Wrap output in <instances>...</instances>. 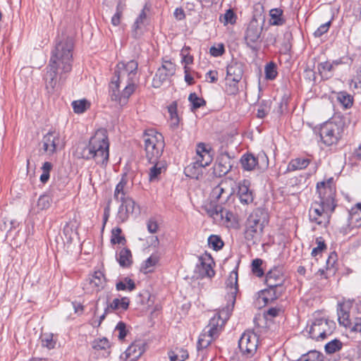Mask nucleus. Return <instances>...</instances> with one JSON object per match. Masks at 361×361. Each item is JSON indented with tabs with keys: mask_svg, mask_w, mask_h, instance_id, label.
<instances>
[{
	"mask_svg": "<svg viewBox=\"0 0 361 361\" xmlns=\"http://www.w3.org/2000/svg\"><path fill=\"white\" fill-rule=\"evenodd\" d=\"M120 201L121 202V204L118 209V219L123 222L128 219L129 214L133 212L135 202L128 197Z\"/></svg>",
	"mask_w": 361,
	"mask_h": 361,
	"instance_id": "393cba45",
	"label": "nucleus"
},
{
	"mask_svg": "<svg viewBox=\"0 0 361 361\" xmlns=\"http://www.w3.org/2000/svg\"><path fill=\"white\" fill-rule=\"evenodd\" d=\"M342 347V343L337 339H334L325 345V350L327 353L331 354L339 350Z\"/></svg>",
	"mask_w": 361,
	"mask_h": 361,
	"instance_id": "a18cd8bd",
	"label": "nucleus"
},
{
	"mask_svg": "<svg viewBox=\"0 0 361 361\" xmlns=\"http://www.w3.org/2000/svg\"><path fill=\"white\" fill-rule=\"evenodd\" d=\"M159 260V256L157 254L152 255L142 264L141 270L145 274L150 273L154 271V267Z\"/></svg>",
	"mask_w": 361,
	"mask_h": 361,
	"instance_id": "7c9ffc66",
	"label": "nucleus"
},
{
	"mask_svg": "<svg viewBox=\"0 0 361 361\" xmlns=\"http://www.w3.org/2000/svg\"><path fill=\"white\" fill-rule=\"evenodd\" d=\"M341 63V61H334L331 63L329 62H324L319 65L322 70L331 71L335 66H338Z\"/></svg>",
	"mask_w": 361,
	"mask_h": 361,
	"instance_id": "69168bd1",
	"label": "nucleus"
},
{
	"mask_svg": "<svg viewBox=\"0 0 361 361\" xmlns=\"http://www.w3.org/2000/svg\"><path fill=\"white\" fill-rule=\"evenodd\" d=\"M336 99L345 109L350 108L353 104V97L344 91L336 94Z\"/></svg>",
	"mask_w": 361,
	"mask_h": 361,
	"instance_id": "f704fd0d",
	"label": "nucleus"
},
{
	"mask_svg": "<svg viewBox=\"0 0 361 361\" xmlns=\"http://www.w3.org/2000/svg\"><path fill=\"white\" fill-rule=\"evenodd\" d=\"M189 49V47H185L181 50L182 63L185 64V66L193 62V56L188 54Z\"/></svg>",
	"mask_w": 361,
	"mask_h": 361,
	"instance_id": "bf43d9fd",
	"label": "nucleus"
},
{
	"mask_svg": "<svg viewBox=\"0 0 361 361\" xmlns=\"http://www.w3.org/2000/svg\"><path fill=\"white\" fill-rule=\"evenodd\" d=\"M316 243L317 244V246L316 247L313 248L312 253H311L313 257L317 256L319 254H320L323 250H324L326 248L325 243L321 237L317 238Z\"/></svg>",
	"mask_w": 361,
	"mask_h": 361,
	"instance_id": "6e6d98bb",
	"label": "nucleus"
},
{
	"mask_svg": "<svg viewBox=\"0 0 361 361\" xmlns=\"http://www.w3.org/2000/svg\"><path fill=\"white\" fill-rule=\"evenodd\" d=\"M138 63L135 60L120 62L116 66L115 75L110 84L111 98L121 106L127 104L135 90V79Z\"/></svg>",
	"mask_w": 361,
	"mask_h": 361,
	"instance_id": "7ed1b4c3",
	"label": "nucleus"
},
{
	"mask_svg": "<svg viewBox=\"0 0 361 361\" xmlns=\"http://www.w3.org/2000/svg\"><path fill=\"white\" fill-rule=\"evenodd\" d=\"M230 158L227 154H221L218 157L214 166V173L216 176H221L226 174L231 169Z\"/></svg>",
	"mask_w": 361,
	"mask_h": 361,
	"instance_id": "bb28decb",
	"label": "nucleus"
},
{
	"mask_svg": "<svg viewBox=\"0 0 361 361\" xmlns=\"http://www.w3.org/2000/svg\"><path fill=\"white\" fill-rule=\"evenodd\" d=\"M109 148L106 131L99 129L90 138L88 145L77 147L75 155L87 160L94 159L97 164L106 165L109 157Z\"/></svg>",
	"mask_w": 361,
	"mask_h": 361,
	"instance_id": "20e7f679",
	"label": "nucleus"
},
{
	"mask_svg": "<svg viewBox=\"0 0 361 361\" xmlns=\"http://www.w3.org/2000/svg\"><path fill=\"white\" fill-rule=\"evenodd\" d=\"M348 225L352 228L361 226V203L356 204L349 211Z\"/></svg>",
	"mask_w": 361,
	"mask_h": 361,
	"instance_id": "cd10ccee",
	"label": "nucleus"
},
{
	"mask_svg": "<svg viewBox=\"0 0 361 361\" xmlns=\"http://www.w3.org/2000/svg\"><path fill=\"white\" fill-rule=\"evenodd\" d=\"M206 212L219 224L228 226L233 219V213L225 209L220 204H212L206 207Z\"/></svg>",
	"mask_w": 361,
	"mask_h": 361,
	"instance_id": "4468645a",
	"label": "nucleus"
},
{
	"mask_svg": "<svg viewBox=\"0 0 361 361\" xmlns=\"http://www.w3.org/2000/svg\"><path fill=\"white\" fill-rule=\"evenodd\" d=\"M271 17L270 23L274 25H282L285 23V20L283 18V11L280 8L271 9L269 12Z\"/></svg>",
	"mask_w": 361,
	"mask_h": 361,
	"instance_id": "c9c22d12",
	"label": "nucleus"
},
{
	"mask_svg": "<svg viewBox=\"0 0 361 361\" xmlns=\"http://www.w3.org/2000/svg\"><path fill=\"white\" fill-rule=\"evenodd\" d=\"M153 164L154 166L150 168L149 172V180L150 182L158 180L160 175L166 170V164L164 161L157 160Z\"/></svg>",
	"mask_w": 361,
	"mask_h": 361,
	"instance_id": "c85d7f7f",
	"label": "nucleus"
},
{
	"mask_svg": "<svg viewBox=\"0 0 361 361\" xmlns=\"http://www.w3.org/2000/svg\"><path fill=\"white\" fill-rule=\"evenodd\" d=\"M116 290H128L132 291L135 288V282L126 277L123 280L118 282L116 285Z\"/></svg>",
	"mask_w": 361,
	"mask_h": 361,
	"instance_id": "4c0bfd02",
	"label": "nucleus"
},
{
	"mask_svg": "<svg viewBox=\"0 0 361 361\" xmlns=\"http://www.w3.org/2000/svg\"><path fill=\"white\" fill-rule=\"evenodd\" d=\"M195 161L185 169L186 175L192 178H198L202 174V169L209 166L212 161L210 148H207L204 143H199L196 149Z\"/></svg>",
	"mask_w": 361,
	"mask_h": 361,
	"instance_id": "6e6552de",
	"label": "nucleus"
},
{
	"mask_svg": "<svg viewBox=\"0 0 361 361\" xmlns=\"http://www.w3.org/2000/svg\"><path fill=\"white\" fill-rule=\"evenodd\" d=\"M63 233L68 241H71L77 233L72 223L67 224L63 228Z\"/></svg>",
	"mask_w": 361,
	"mask_h": 361,
	"instance_id": "3c124183",
	"label": "nucleus"
},
{
	"mask_svg": "<svg viewBox=\"0 0 361 361\" xmlns=\"http://www.w3.org/2000/svg\"><path fill=\"white\" fill-rule=\"evenodd\" d=\"M269 223L268 213L262 208L254 209L247 218L245 224V238L252 244L258 243Z\"/></svg>",
	"mask_w": 361,
	"mask_h": 361,
	"instance_id": "39448f33",
	"label": "nucleus"
},
{
	"mask_svg": "<svg viewBox=\"0 0 361 361\" xmlns=\"http://www.w3.org/2000/svg\"><path fill=\"white\" fill-rule=\"evenodd\" d=\"M238 195L240 202L244 204H249L253 202V192L250 189V182L247 180L239 183Z\"/></svg>",
	"mask_w": 361,
	"mask_h": 361,
	"instance_id": "b1692460",
	"label": "nucleus"
},
{
	"mask_svg": "<svg viewBox=\"0 0 361 361\" xmlns=\"http://www.w3.org/2000/svg\"><path fill=\"white\" fill-rule=\"evenodd\" d=\"M236 16L233 11L231 9L227 10L225 14L224 15V23L226 24H234L235 23Z\"/></svg>",
	"mask_w": 361,
	"mask_h": 361,
	"instance_id": "052dcab7",
	"label": "nucleus"
},
{
	"mask_svg": "<svg viewBox=\"0 0 361 361\" xmlns=\"http://www.w3.org/2000/svg\"><path fill=\"white\" fill-rule=\"evenodd\" d=\"M335 326L333 321L324 318L316 319L310 325L306 326L303 332L313 339L323 340L333 333Z\"/></svg>",
	"mask_w": 361,
	"mask_h": 361,
	"instance_id": "1a4fd4ad",
	"label": "nucleus"
},
{
	"mask_svg": "<svg viewBox=\"0 0 361 361\" xmlns=\"http://www.w3.org/2000/svg\"><path fill=\"white\" fill-rule=\"evenodd\" d=\"M126 184L127 181L124 178H122L117 184L114 192V198L116 200H123L127 197H126V192L125 190Z\"/></svg>",
	"mask_w": 361,
	"mask_h": 361,
	"instance_id": "58836bf2",
	"label": "nucleus"
},
{
	"mask_svg": "<svg viewBox=\"0 0 361 361\" xmlns=\"http://www.w3.org/2000/svg\"><path fill=\"white\" fill-rule=\"evenodd\" d=\"M214 262L210 255L204 253L198 258V263L196 265L195 273L199 278H212L215 272L213 269Z\"/></svg>",
	"mask_w": 361,
	"mask_h": 361,
	"instance_id": "2eb2a0df",
	"label": "nucleus"
},
{
	"mask_svg": "<svg viewBox=\"0 0 361 361\" xmlns=\"http://www.w3.org/2000/svg\"><path fill=\"white\" fill-rule=\"evenodd\" d=\"M126 329V326L122 322H118L116 325V330L118 331V337L120 340H123L126 336L127 331Z\"/></svg>",
	"mask_w": 361,
	"mask_h": 361,
	"instance_id": "e2e57ef3",
	"label": "nucleus"
},
{
	"mask_svg": "<svg viewBox=\"0 0 361 361\" xmlns=\"http://www.w3.org/2000/svg\"><path fill=\"white\" fill-rule=\"evenodd\" d=\"M350 328L353 332H361V318H355Z\"/></svg>",
	"mask_w": 361,
	"mask_h": 361,
	"instance_id": "774afa93",
	"label": "nucleus"
},
{
	"mask_svg": "<svg viewBox=\"0 0 361 361\" xmlns=\"http://www.w3.org/2000/svg\"><path fill=\"white\" fill-rule=\"evenodd\" d=\"M226 290L227 305L210 319L209 324L200 335L197 341L198 350L206 348L219 336L226 322L230 317L238 290L237 271H233L229 274L226 281Z\"/></svg>",
	"mask_w": 361,
	"mask_h": 361,
	"instance_id": "f257e3e1",
	"label": "nucleus"
},
{
	"mask_svg": "<svg viewBox=\"0 0 361 361\" xmlns=\"http://www.w3.org/2000/svg\"><path fill=\"white\" fill-rule=\"evenodd\" d=\"M255 159H257V165L256 166L257 169L264 171L268 168L269 159L264 152H259Z\"/></svg>",
	"mask_w": 361,
	"mask_h": 361,
	"instance_id": "c03bdc74",
	"label": "nucleus"
},
{
	"mask_svg": "<svg viewBox=\"0 0 361 361\" xmlns=\"http://www.w3.org/2000/svg\"><path fill=\"white\" fill-rule=\"evenodd\" d=\"M43 149L48 154H53L61 146L59 133L56 131L49 132L42 139Z\"/></svg>",
	"mask_w": 361,
	"mask_h": 361,
	"instance_id": "a211bd4d",
	"label": "nucleus"
},
{
	"mask_svg": "<svg viewBox=\"0 0 361 361\" xmlns=\"http://www.w3.org/2000/svg\"><path fill=\"white\" fill-rule=\"evenodd\" d=\"M226 185L227 181L223 180L213 188L210 195L211 202L205 206V208L212 204L222 205L227 202L233 194V191L227 189Z\"/></svg>",
	"mask_w": 361,
	"mask_h": 361,
	"instance_id": "dca6fc26",
	"label": "nucleus"
},
{
	"mask_svg": "<svg viewBox=\"0 0 361 361\" xmlns=\"http://www.w3.org/2000/svg\"><path fill=\"white\" fill-rule=\"evenodd\" d=\"M335 208L325 205L315 200L309 210V218L311 222L326 227L330 222L331 214Z\"/></svg>",
	"mask_w": 361,
	"mask_h": 361,
	"instance_id": "9d476101",
	"label": "nucleus"
},
{
	"mask_svg": "<svg viewBox=\"0 0 361 361\" xmlns=\"http://www.w3.org/2000/svg\"><path fill=\"white\" fill-rule=\"evenodd\" d=\"M92 347L94 350L97 351L107 350L110 348V343L106 338L95 339L92 343Z\"/></svg>",
	"mask_w": 361,
	"mask_h": 361,
	"instance_id": "79ce46f5",
	"label": "nucleus"
},
{
	"mask_svg": "<svg viewBox=\"0 0 361 361\" xmlns=\"http://www.w3.org/2000/svg\"><path fill=\"white\" fill-rule=\"evenodd\" d=\"M343 133V123L341 119L333 118L324 123L319 128L322 142L326 146L336 145Z\"/></svg>",
	"mask_w": 361,
	"mask_h": 361,
	"instance_id": "423d86ee",
	"label": "nucleus"
},
{
	"mask_svg": "<svg viewBox=\"0 0 361 361\" xmlns=\"http://www.w3.org/2000/svg\"><path fill=\"white\" fill-rule=\"evenodd\" d=\"M146 157L150 163H154L162 154L164 142L162 135L153 130H148L144 135Z\"/></svg>",
	"mask_w": 361,
	"mask_h": 361,
	"instance_id": "0eeeda50",
	"label": "nucleus"
},
{
	"mask_svg": "<svg viewBox=\"0 0 361 361\" xmlns=\"http://www.w3.org/2000/svg\"><path fill=\"white\" fill-rule=\"evenodd\" d=\"M257 336L252 331L245 332L238 342V347L242 354L247 357L254 355L257 351Z\"/></svg>",
	"mask_w": 361,
	"mask_h": 361,
	"instance_id": "ddd939ff",
	"label": "nucleus"
},
{
	"mask_svg": "<svg viewBox=\"0 0 361 361\" xmlns=\"http://www.w3.org/2000/svg\"><path fill=\"white\" fill-rule=\"evenodd\" d=\"M117 260L120 266L123 267H130L133 262L130 250L128 248H123L119 252Z\"/></svg>",
	"mask_w": 361,
	"mask_h": 361,
	"instance_id": "473e14b6",
	"label": "nucleus"
},
{
	"mask_svg": "<svg viewBox=\"0 0 361 361\" xmlns=\"http://www.w3.org/2000/svg\"><path fill=\"white\" fill-rule=\"evenodd\" d=\"M121 228L116 227L111 231V243L112 244H125L126 238L121 235Z\"/></svg>",
	"mask_w": 361,
	"mask_h": 361,
	"instance_id": "ea45409f",
	"label": "nucleus"
},
{
	"mask_svg": "<svg viewBox=\"0 0 361 361\" xmlns=\"http://www.w3.org/2000/svg\"><path fill=\"white\" fill-rule=\"evenodd\" d=\"M224 52V47L223 44H218L216 47L213 46L209 49V53L213 56H221Z\"/></svg>",
	"mask_w": 361,
	"mask_h": 361,
	"instance_id": "0e129e2a",
	"label": "nucleus"
},
{
	"mask_svg": "<svg viewBox=\"0 0 361 361\" xmlns=\"http://www.w3.org/2000/svg\"><path fill=\"white\" fill-rule=\"evenodd\" d=\"M317 190L319 194V202L335 208L336 188L333 183V178L326 181H322L317 185Z\"/></svg>",
	"mask_w": 361,
	"mask_h": 361,
	"instance_id": "9b49d317",
	"label": "nucleus"
},
{
	"mask_svg": "<svg viewBox=\"0 0 361 361\" xmlns=\"http://www.w3.org/2000/svg\"><path fill=\"white\" fill-rule=\"evenodd\" d=\"M285 276L282 269L274 267L266 274L265 283L268 287L284 288Z\"/></svg>",
	"mask_w": 361,
	"mask_h": 361,
	"instance_id": "6ab92c4d",
	"label": "nucleus"
},
{
	"mask_svg": "<svg viewBox=\"0 0 361 361\" xmlns=\"http://www.w3.org/2000/svg\"><path fill=\"white\" fill-rule=\"evenodd\" d=\"M265 75L268 80H274L277 75L276 66L274 63H269L265 66Z\"/></svg>",
	"mask_w": 361,
	"mask_h": 361,
	"instance_id": "864d4df0",
	"label": "nucleus"
},
{
	"mask_svg": "<svg viewBox=\"0 0 361 361\" xmlns=\"http://www.w3.org/2000/svg\"><path fill=\"white\" fill-rule=\"evenodd\" d=\"M284 290V288L268 287L259 292L258 300H262L264 305H267L281 296Z\"/></svg>",
	"mask_w": 361,
	"mask_h": 361,
	"instance_id": "5701e85b",
	"label": "nucleus"
},
{
	"mask_svg": "<svg viewBox=\"0 0 361 361\" xmlns=\"http://www.w3.org/2000/svg\"><path fill=\"white\" fill-rule=\"evenodd\" d=\"M208 244L215 250H220L224 245V243L221 239L219 236L214 235L209 237Z\"/></svg>",
	"mask_w": 361,
	"mask_h": 361,
	"instance_id": "09e8293b",
	"label": "nucleus"
},
{
	"mask_svg": "<svg viewBox=\"0 0 361 361\" xmlns=\"http://www.w3.org/2000/svg\"><path fill=\"white\" fill-rule=\"evenodd\" d=\"M188 99L191 102L193 109L200 108L205 104L204 99L198 97L195 93H191Z\"/></svg>",
	"mask_w": 361,
	"mask_h": 361,
	"instance_id": "5fc2aeb1",
	"label": "nucleus"
},
{
	"mask_svg": "<svg viewBox=\"0 0 361 361\" xmlns=\"http://www.w3.org/2000/svg\"><path fill=\"white\" fill-rule=\"evenodd\" d=\"M262 260L260 259H255L252 262V273L257 277H261L264 274L262 269Z\"/></svg>",
	"mask_w": 361,
	"mask_h": 361,
	"instance_id": "8fccbe9b",
	"label": "nucleus"
},
{
	"mask_svg": "<svg viewBox=\"0 0 361 361\" xmlns=\"http://www.w3.org/2000/svg\"><path fill=\"white\" fill-rule=\"evenodd\" d=\"M73 49V42L70 37H66L56 44L45 75L46 87L49 91L54 90L58 76L59 80H64V75L71 71Z\"/></svg>",
	"mask_w": 361,
	"mask_h": 361,
	"instance_id": "f03ea898",
	"label": "nucleus"
},
{
	"mask_svg": "<svg viewBox=\"0 0 361 361\" xmlns=\"http://www.w3.org/2000/svg\"><path fill=\"white\" fill-rule=\"evenodd\" d=\"M240 162L243 168L246 171L255 169L257 165V159L252 154H245L242 157Z\"/></svg>",
	"mask_w": 361,
	"mask_h": 361,
	"instance_id": "72a5a7b5",
	"label": "nucleus"
},
{
	"mask_svg": "<svg viewBox=\"0 0 361 361\" xmlns=\"http://www.w3.org/2000/svg\"><path fill=\"white\" fill-rule=\"evenodd\" d=\"M122 16V9L120 7V4H118L116 8V12L111 18V23L114 26H117L120 24L121 18Z\"/></svg>",
	"mask_w": 361,
	"mask_h": 361,
	"instance_id": "680f3d73",
	"label": "nucleus"
},
{
	"mask_svg": "<svg viewBox=\"0 0 361 361\" xmlns=\"http://www.w3.org/2000/svg\"><path fill=\"white\" fill-rule=\"evenodd\" d=\"M146 17L147 16L145 12L142 11L133 25V32L135 33V35L137 34V31L141 28V25L143 24Z\"/></svg>",
	"mask_w": 361,
	"mask_h": 361,
	"instance_id": "4d7b16f0",
	"label": "nucleus"
},
{
	"mask_svg": "<svg viewBox=\"0 0 361 361\" xmlns=\"http://www.w3.org/2000/svg\"><path fill=\"white\" fill-rule=\"evenodd\" d=\"M90 106V103L87 99H80L72 102V107L75 114H82Z\"/></svg>",
	"mask_w": 361,
	"mask_h": 361,
	"instance_id": "e433bc0d",
	"label": "nucleus"
},
{
	"mask_svg": "<svg viewBox=\"0 0 361 361\" xmlns=\"http://www.w3.org/2000/svg\"><path fill=\"white\" fill-rule=\"evenodd\" d=\"M262 30V25L256 19H252L247 27L245 35V42L253 50H257L260 47Z\"/></svg>",
	"mask_w": 361,
	"mask_h": 361,
	"instance_id": "f8f14e48",
	"label": "nucleus"
},
{
	"mask_svg": "<svg viewBox=\"0 0 361 361\" xmlns=\"http://www.w3.org/2000/svg\"><path fill=\"white\" fill-rule=\"evenodd\" d=\"M130 304V299L127 297H123L121 299L115 298L112 302L107 305V310L115 311V310H126Z\"/></svg>",
	"mask_w": 361,
	"mask_h": 361,
	"instance_id": "c756f323",
	"label": "nucleus"
},
{
	"mask_svg": "<svg viewBox=\"0 0 361 361\" xmlns=\"http://www.w3.org/2000/svg\"><path fill=\"white\" fill-rule=\"evenodd\" d=\"M51 202L52 200L48 195H42L37 200V208L38 211L47 209L51 206Z\"/></svg>",
	"mask_w": 361,
	"mask_h": 361,
	"instance_id": "a19ab883",
	"label": "nucleus"
},
{
	"mask_svg": "<svg viewBox=\"0 0 361 361\" xmlns=\"http://www.w3.org/2000/svg\"><path fill=\"white\" fill-rule=\"evenodd\" d=\"M310 164V159L296 158L292 159L287 167L288 171H294L296 170H302L305 169Z\"/></svg>",
	"mask_w": 361,
	"mask_h": 361,
	"instance_id": "2f4dec72",
	"label": "nucleus"
},
{
	"mask_svg": "<svg viewBox=\"0 0 361 361\" xmlns=\"http://www.w3.org/2000/svg\"><path fill=\"white\" fill-rule=\"evenodd\" d=\"M240 81H226L225 90L228 94L234 95L238 92V82Z\"/></svg>",
	"mask_w": 361,
	"mask_h": 361,
	"instance_id": "603ef678",
	"label": "nucleus"
},
{
	"mask_svg": "<svg viewBox=\"0 0 361 361\" xmlns=\"http://www.w3.org/2000/svg\"><path fill=\"white\" fill-rule=\"evenodd\" d=\"M42 344L49 349H53L56 345V341L54 340L53 334H44L41 337Z\"/></svg>",
	"mask_w": 361,
	"mask_h": 361,
	"instance_id": "de8ad7c7",
	"label": "nucleus"
},
{
	"mask_svg": "<svg viewBox=\"0 0 361 361\" xmlns=\"http://www.w3.org/2000/svg\"><path fill=\"white\" fill-rule=\"evenodd\" d=\"M298 361H322V355L317 350H310L302 355Z\"/></svg>",
	"mask_w": 361,
	"mask_h": 361,
	"instance_id": "37998d69",
	"label": "nucleus"
},
{
	"mask_svg": "<svg viewBox=\"0 0 361 361\" xmlns=\"http://www.w3.org/2000/svg\"><path fill=\"white\" fill-rule=\"evenodd\" d=\"M331 20H329L322 25H321L314 32V35L316 37H320L324 34L326 33L331 26Z\"/></svg>",
	"mask_w": 361,
	"mask_h": 361,
	"instance_id": "13d9d810",
	"label": "nucleus"
},
{
	"mask_svg": "<svg viewBox=\"0 0 361 361\" xmlns=\"http://www.w3.org/2000/svg\"><path fill=\"white\" fill-rule=\"evenodd\" d=\"M105 285V278L100 271H95L89 279L88 283L85 284L84 289L87 293L99 292Z\"/></svg>",
	"mask_w": 361,
	"mask_h": 361,
	"instance_id": "4be33fe9",
	"label": "nucleus"
},
{
	"mask_svg": "<svg viewBox=\"0 0 361 361\" xmlns=\"http://www.w3.org/2000/svg\"><path fill=\"white\" fill-rule=\"evenodd\" d=\"M147 230L151 233H155L158 231V224L156 221L152 219H150L147 224Z\"/></svg>",
	"mask_w": 361,
	"mask_h": 361,
	"instance_id": "338daca9",
	"label": "nucleus"
},
{
	"mask_svg": "<svg viewBox=\"0 0 361 361\" xmlns=\"http://www.w3.org/2000/svg\"><path fill=\"white\" fill-rule=\"evenodd\" d=\"M176 72V66L171 61H165L158 68L152 80V86L155 88L160 87Z\"/></svg>",
	"mask_w": 361,
	"mask_h": 361,
	"instance_id": "f3484780",
	"label": "nucleus"
},
{
	"mask_svg": "<svg viewBox=\"0 0 361 361\" xmlns=\"http://www.w3.org/2000/svg\"><path fill=\"white\" fill-rule=\"evenodd\" d=\"M145 344L142 341H137L133 343L121 355V359L125 361H135L145 352Z\"/></svg>",
	"mask_w": 361,
	"mask_h": 361,
	"instance_id": "aec40b11",
	"label": "nucleus"
},
{
	"mask_svg": "<svg viewBox=\"0 0 361 361\" xmlns=\"http://www.w3.org/2000/svg\"><path fill=\"white\" fill-rule=\"evenodd\" d=\"M188 357L187 350H178L177 352H171L169 357L171 361H184Z\"/></svg>",
	"mask_w": 361,
	"mask_h": 361,
	"instance_id": "49530a36",
	"label": "nucleus"
},
{
	"mask_svg": "<svg viewBox=\"0 0 361 361\" xmlns=\"http://www.w3.org/2000/svg\"><path fill=\"white\" fill-rule=\"evenodd\" d=\"M352 305L353 301L351 300H345L338 305V320L339 324L345 327H350L352 324L349 314Z\"/></svg>",
	"mask_w": 361,
	"mask_h": 361,
	"instance_id": "412c9836",
	"label": "nucleus"
},
{
	"mask_svg": "<svg viewBox=\"0 0 361 361\" xmlns=\"http://www.w3.org/2000/svg\"><path fill=\"white\" fill-rule=\"evenodd\" d=\"M243 75V64L238 62H233L227 67L226 81H240Z\"/></svg>",
	"mask_w": 361,
	"mask_h": 361,
	"instance_id": "a878e982",
	"label": "nucleus"
}]
</instances>
